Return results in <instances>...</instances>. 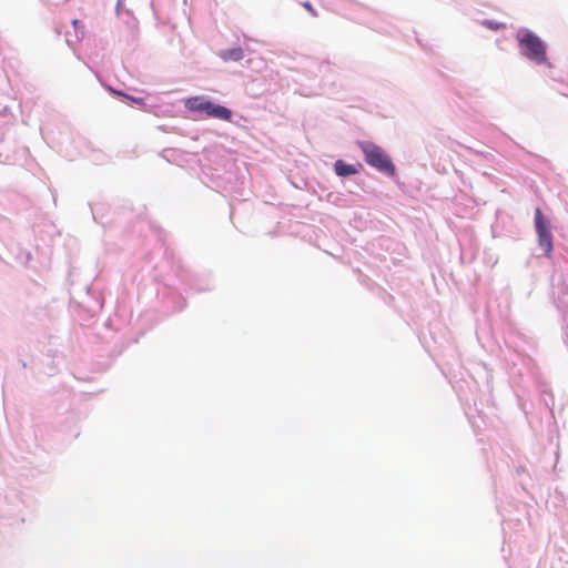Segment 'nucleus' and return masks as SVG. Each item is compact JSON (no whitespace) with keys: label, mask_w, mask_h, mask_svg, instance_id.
Masks as SVG:
<instances>
[{"label":"nucleus","mask_w":568,"mask_h":568,"mask_svg":"<svg viewBox=\"0 0 568 568\" xmlns=\"http://www.w3.org/2000/svg\"><path fill=\"white\" fill-rule=\"evenodd\" d=\"M357 144L368 165L388 176H395L396 166L382 146L371 141H358Z\"/></svg>","instance_id":"1"},{"label":"nucleus","mask_w":568,"mask_h":568,"mask_svg":"<svg viewBox=\"0 0 568 568\" xmlns=\"http://www.w3.org/2000/svg\"><path fill=\"white\" fill-rule=\"evenodd\" d=\"M185 106L192 112L204 113L209 118L231 121L232 111L223 105L214 104L203 97H192L185 101Z\"/></svg>","instance_id":"2"},{"label":"nucleus","mask_w":568,"mask_h":568,"mask_svg":"<svg viewBox=\"0 0 568 568\" xmlns=\"http://www.w3.org/2000/svg\"><path fill=\"white\" fill-rule=\"evenodd\" d=\"M535 226L538 234V245L549 257L552 252V234L550 223L546 220L539 210H535Z\"/></svg>","instance_id":"3"},{"label":"nucleus","mask_w":568,"mask_h":568,"mask_svg":"<svg viewBox=\"0 0 568 568\" xmlns=\"http://www.w3.org/2000/svg\"><path fill=\"white\" fill-rule=\"evenodd\" d=\"M334 170L338 176H349L358 173V169L355 165L347 164L343 160L335 162Z\"/></svg>","instance_id":"4"},{"label":"nucleus","mask_w":568,"mask_h":568,"mask_svg":"<svg viewBox=\"0 0 568 568\" xmlns=\"http://www.w3.org/2000/svg\"><path fill=\"white\" fill-rule=\"evenodd\" d=\"M519 43L523 54L528 58L532 57V33L527 31L523 36H519Z\"/></svg>","instance_id":"5"},{"label":"nucleus","mask_w":568,"mask_h":568,"mask_svg":"<svg viewBox=\"0 0 568 568\" xmlns=\"http://www.w3.org/2000/svg\"><path fill=\"white\" fill-rule=\"evenodd\" d=\"M243 57L244 52L241 48L229 49L221 53V58L224 61H240Z\"/></svg>","instance_id":"6"},{"label":"nucleus","mask_w":568,"mask_h":568,"mask_svg":"<svg viewBox=\"0 0 568 568\" xmlns=\"http://www.w3.org/2000/svg\"><path fill=\"white\" fill-rule=\"evenodd\" d=\"M546 62V48L544 43L535 37V63Z\"/></svg>","instance_id":"7"},{"label":"nucleus","mask_w":568,"mask_h":568,"mask_svg":"<svg viewBox=\"0 0 568 568\" xmlns=\"http://www.w3.org/2000/svg\"><path fill=\"white\" fill-rule=\"evenodd\" d=\"M302 6L313 16V17H317V11L313 8V6L308 2V1H305V2H302Z\"/></svg>","instance_id":"8"},{"label":"nucleus","mask_w":568,"mask_h":568,"mask_svg":"<svg viewBox=\"0 0 568 568\" xmlns=\"http://www.w3.org/2000/svg\"><path fill=\"white\" fill-rule=\"evenodd\" d=\"M481 23H483V26H486L487 28L493 29V30H496V29L499 28V24L494 23V22H491L489 20H485Z\"/></svg>","instance_id":"9"},{"label":"nucleus","mask_w":568,"mask_h":568,"mask_svg":"<svg viewBox=\"0 0 568 568\" xmlns=\"http://www.w3.org/2000/svg\"><path fill=\"white\" fill-rule=\"evenodd\" d=\"M126 99L133 101L134 103L136 104H144V99L143 98H134V97H130V95H126V94H123Z\"/></svg>","instance_id":"10"},{"label":"nucleus","mask_w":568,"mask_h":568,"mask_svg":"<svg viewBox=\"0 0 568 568\" xmlns=\"http://www.w3.org/2000/svg\"><path fill=\"white\" fill-rule=\"evenodd\" d=\"M72 24H73V27H74V28H78V26L80 24V21H79V20H77V19H74V20L72 21Z\"/></svg>","instance_id":"11"}]
</instances>
